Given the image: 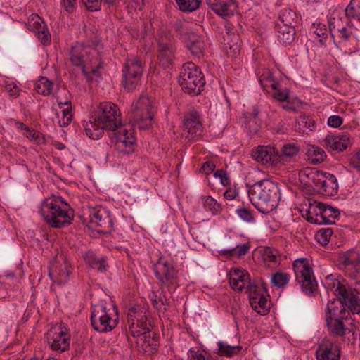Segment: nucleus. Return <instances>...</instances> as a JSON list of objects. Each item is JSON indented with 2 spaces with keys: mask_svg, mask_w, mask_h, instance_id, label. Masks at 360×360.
<instances>
[{
  "mask_svg": "<svg viewBox=\"0 0 360 360\" xmlns=\"http://www.w3.org/2000/svg\"><path fill=\"white\" fill-rule=\"evenodd\" d=\"M121 121V112L118 106L111 102L101 103L89 121L84 124L86 134L91 139H99L105 130L116 129Z\"/></svg>",
  "mask_w": 360,
  "mask_h": 360,
  "instance_id": "obj_1",
  "label": "nucleus"
},
{
  "mask_svg": "<svg viewBox=\"0 0 360 360\" xmlns=\"http://www.w3.org/2000/svg\"><path fill=\"white\" fill-rule=\"evenodd\" d=\"M251 203L262 213H269L278 205L281 195L276 183L270 180H257L252 185L246 183Z\"/></svg>",
  "mask_w": 360,
  "mask_h": 360,
  "instance_id": "obj_2",
  "label": "nucleus"
},
{
  "mask_svg": "<svg viewBox=\"0 0 360 360\" xmlns=\"http://www.w3.org/2000/svg\"><path fill=\"white\" fill-rule=\"evenodd\" d=\"M39 213L44 221L53 228L69 225L74 217L70 205L61 196L55 195L43 200Z\"/></svg>",
  "mask_w": 360,
  "mask_h": 360,
  "instance_id": "obj_3",
  "label": "nucleus"
},
{
  "mask_svg": "<svg viewBox=\"0 0 360 360\" xmlns=\"http://www.w3.org/2000/svg\"><path fill=\"white\" fill-rule=\"evenodd\" d=\"M70 60L72 65L79 67L88 79L101 77V62L98 51L89 46L77 43L72 46Z\"/></svg>",
  "mask_w": 360,
  "mask_h": 360,
  "instance_id": "obj_4",
  "label": "nucleus"
},
{
  "mask_svg": "<svg viewBox=\"0 0 360 360\" xmlns=\"http://www.w3.org/2000/svg\"><path fill=\"white\" fill-rule=\"evenodd\" d=\"M324 285L328 292L339 297L352 314L360 313V281L349 284L345 280L340 281L328 276Z\"/></svg>",
  "mask_w": 360,
  "mask_h": 360,
  "instance_id": "obj_5",
  "label": "nucleus"
},
{
  "mask_svg": "<svg viewBox=\"0 0 360 360\" xmlns=\"http://www.w3.org/2000/svg\"><path fill=\"white\" fill-rule=\"evenodd\" d=\"M179 84L185 93L195 96L202 91L205 79L200 68L193 62H188L181 68Z\"/></svg>",
  "mask_w": 360,
  "mask_h": 360,
  "instance_id": "obj_6",
  "label": "nucleus"
},
{
  "mask_svg": "<svg viewBox=\"0 0 360 360\" xmlns=\"http://www.w3.org/2000/svg\"><path fill=\"white\" fill-rule=\"evenodd\" d=\"M91 321L93 328L99 333L112 330L118 323L117 307L112 305L108 309L103 302L96 304L91 311Z\"/></svg>",
  "mask_w": 360,
  "mask_h": 360,
  "instance_id": "obj_7",
  "label": "nucleus"
},
{
  "mask_svg": "<svg viewBox=\"0 0 360 360\" xmlns=\"http://www.w3.org/2000/svg\"><path fill=\"white\" fill-rule=\"evenodd\" d=\"M295 281L307 295H311L317 290L318 284L314 271L306 258H299L293 262Z\"/></svg>",
  "mask_w": 360,
  "mask_h": 360,
  "instance_id": "obj_8",
  "label": "nucleus"
},
{
  "mask_svg": "<svg viewBox=\"0 0 360 360\" xmlns=\"http://www.w3.org/2000/svg\"><path fill=\"white\" fill-rule=\"evenodd\" d=\"M302 175H306L308 179L306 184H313L314 188L320 193L327 196L337 194L338 184L335 175L321 170H311L307 174L303 173Z\"/></svg>",
  "mask_w": 360,
  "mask_h": 360,
  "instance_id": "obj_9",
  "label": "nucleus"
},
{
  "mask_svg": "<svg viewBox=\"0 0 360 360\" xmlns=\"http://www.w3.org/2000/svg\"><path fill=\"white\" fill-rule=\"evenodd\" d=\"M144 63L137 56L128 58L122 68V86L127 91L134 90L138 86L143 71Z\"/></svg>",
  "mask_w": 360,
  "mask_h": 360,
  "instance_id": "obj_10",
  "label": "nucleus"
},
{
  "mask_svg": "<svg viewBox=\"0 0 360 360\" xmlns=\"http://www.w3.org/2000/svg\"><path fill=\"white\" fill-rule=\"evenodd\" d=\"M110 131L116 150L122 154H131L134 152L136 137L131 125L120 124L116 129Z\"/></svg>",
  "mask_w": 360,
  "mask_h": 360,
  "instance_id": "obj_11",
  "label": "nucleus"
},
{
  "mask_svg": "<svg viewBox=\"0 0 360 360\" xmlns=\"http://www.w3.org/2000/svg\"><path fill=\"white\" fill-rule=\"evenodd\" d=\"M131 111L134 122L140 129H146L151 125L154 116V106L150 98L141 96L132 104Z\"/></svg>",
  "mask_w": 360,
  "mask_h": 360,
  "instance_id": "obj_12",
  "label": "nucleus"
},
{
  "mask_svg": "<svg viewBox=\"0 0 360 360\" xmlns=\"http://www.w3.org/2000/svg\"><path fill=\"white\" fill-rule=\"evenodd\" d=\"M340 215L339 210L324 203H319L311 207L307 216V221L312 224H334L335 219Z\"/></svg>",
  "mask_w": 360,
  "mask_h": 360,
  "instance_id": "obj_13",
  "label": "nucleus"
},
{
  "mask_svg": "<svg viewBox=\"0 0 360 360\" xmlns=\"http://www.w3.org/2000/svg\"><path fill=\"white\" fill-rule=\"evenodd\" d=\"M148 315L141 306L133 307L128 310L127 322L129 332L133 337L137 338L143 332L150 329L147 323Z\"/></svg>",
  "mask_w": 360,
  "mask_h": 360,
  "instance_id": "obj_14",
  "label": "nucleus"
},
{
  "mask_svg": "<svg viewBox=\"0 0 360 360\" xmlns=\"http://www.w3.org/2000/svg\"><path fill=\"white\" fill-rule=\"evenodd\" d=\"M156 278L169 290L179 286L178 271L172 264L161 259L153 267Z\"/></svg>",
  "mask_w": 360,
  "mask_h": 360,
  "instance_id": "obj_15",
  "label": "nucleus"
},
{
  "mask_svg": "<svg viewBox=\"0 0 360 360\" xmlns=\"http://www.w3.org/2000/svg\"><path fill=\"white\" fill-rule=\"evenodd\" d=\"M176 47L174 43L167 37H161L158 46V60L160 66L164 69L174 65Z\"/></svg>",
  "mask_w": 360,
  "mask_h": 360,
  "instance_id": "obj_16",
  "label": "nucleus"
},
{
  "mask_svg": "<svg viewBox=\"0 0 360 360\" xmlns=\"http://www.w3.org/2000/svg\"><path fill=\"white\" fill-rule=\"evenodd\" d=\"M249 299L252 308L260 314H266L269 311L266 292L257 285L249 287Z\"/></svg>",
  "mask_w": 360,
  "mask_h": 360,
  "instance_id": "obj_17",
  "label": "nucleus"
},
{
  "mask_svg": "<svg viewBox=\"0 0 360 360\" xmlns=\"http://www.w3.org/2000/svg\"><path fill=\"white\" fill-rule=\"evenodd\" d=\"M48 343L52 350L58 353L65 352L70 348V334L65 328H58L53 333L49 332Z\"/></svg>",
  "mask_w": 360,
  "mask_h": 360,
  "instance_id": "obj_18",
  "label": "nucleus"
},
{
  "mask_svg": "<svg viewBox=\"0 0 360 360\" xmlns=\"http://www.w3.org/2000/svg\"><path fill=\"white\" fill-rule=\"evenodd\" d=\"M182 129L183 136L187 139L200 136L202 132L200 114L195 110L186 113L184 117Z\"/></svg>",
  "mask_w": 360,
  "mask_h": 360,
  "instance_id": "obj_19",
  "label": "nucleus"
},
{
  "mask_svg": "<svg viewBox=\"0 0 360 360\" xmlns=\"http://www.w3.org/2000/svg\"><path fill=\"white\" fill-rule=\"evenodd\" d=\"M340 347L336 341L324 339L316 352L317 360H340Z\"/></svg>",
  "mask_w": 360,
  "mask_h": 360,
  "instance_id": "obj_20",
  "label": "nucleus"
},
{
  "mask_svg": "<svg viewBox=\"0 0 360 360\" xmlns=\"http://www.w3.org/2000/svg\"><path fill=\"white\" fill-rule=\"evenodd\" d=\"M252 158L263 165H278V152L270 146H258L252 153Z\"/></svg>",
  "mask_w": 360,
  "mask_h": 360,
  "instance_id": "obj_21",
  "label": "nucleus"
},
{
  "mask_svg": "<svg viewBox=\"0 0 360 360\" xmlns=\"http://www.w3.org/2000/svg\"><path fill=\"white\" fill-rule=\"evenodd\" d=\"M323 143L328 151L340 153L350 144L349 136L345 133L330 134L325 137Z\"/></svg>",
  "mask_w": 360,
  "mask_h": 360,
  "instance_id": "obj_22",
  "label": "nucleus"
},
{
  "mask_svg": "<svg viewBox=\"0 0 360 360\" xmlns=\"http://www.w3.org/2000/svg\"><path fill=\"white\" fill-rule=\"evenodd\" d=\"M269 88L272 89V97L280 101L285 102L283 108L287 110L296 111L297 107L295 105V101L291 102L289 97V89L283 86V83L278 79L274 82Z\"/></svg>",
  "mask_w": 360,
  "mask_h": 360,
  "instance_id": "obj_23",
  "label": "nucleus"
},
{
  "mask_svg": "<svg viewBox=\"0 0 360 360\" xmlns=\"http://www.w3.org/2000/svg\"><path fill=\"white\" fill-rule=\"evenodd\" d=\"M90 222L102 228L103 232H110L112 220L109 213L103 208H93L90 211Z\"/></svg>",
  "mask_w": 360,
  "mask_h": 360,
  "instance_id": "obj_24",
  "label": "nucleus"
},
{
  "mask_svg": "<svg viewBox=\"0 0 360 360\" xmlns=\"http://www.w3.org/2000/svg\"><path fill=\"white\" fill-rule=\"evenodd\" d=\"M186 46L191 53L195 56H200L203 53L205 44L203 37L193 31L186 32L182 34Z\"/></svg>",
  "mask_w": 360,
  "mask_h": 360,
  "instance_id": "obj_25",
  "label": "nucleus"
},
{
  "mask_svg": "<svg viewBox=\"0 0 360 360\" xmlns=\"http://www.w3.org/2000/svg\"><path fill=\"white\" fill-rule=\"evenodd\" d=\"M229 284L231 287L238 292L247 288L249 292V287L252 285L250 283L249 274L245 270L233 269L229 274Z\"/></svg>",
  "mask_w": 360,
  "mask_h": 360,
  "instance_id": "obj_26",
  "label": "nucleus"
},
{
  "mask_svg": "<svg viewBox=\"0 0 360 360\" xmlns=\"http://www.w3.org/2000/svg\"><path fill=\"white\" fill-rule=\"evenodd\" d=\"M206 1L212 10L219 16L226 18L234 14L236 7L234 0H206Z\"/></svg>",
  "mask_w": 360,
  "mask_h": 360,
  "instance_id": "obj_27",
  "label": "nucleus"
},
{
  "mask_svg": "<svg viewBox=\"0 0 360 360\" xmlns=\"http://www.w3.org/2000/svg\"><path fill=\"white\" fill-rule=\"evenodd\" d=\"M137 347L139 350L148 354H153L158 350V339L155 336V333H151L150 329L148 332H143L136 338Z\"/></svg>",
  "mask_w": 360,
  "mask_h": 360,
  "instance_id": "obj_28",
  "label": "nucleus"
},
{
  "mask_svg": "<svg viewBox=\"0 0 360 360\" xmlns=\"http://www.w3.org/2000/svg\"><path fill=\"white\" fill-rule=\"evenodd\" d=\"M338 300L333 298L327 304L326 309V319L328 318H347L349 312L346 310L345 304L342 300L337 297Z\"/></svg>",
  "mask_w": 360,
  "mask_h": 360,
  "instance_id": "obj_29",
  "label": "nucleus"
},
{
  "mask_svg": "<svg viewBox=\"0 0 360 360\" xmlns=\"http://www.w3.org/2000/svg\"><path fill=\"white\" fill-rule=\"evenodd\" d=\"M339 258L343 266L354 269L356 274L360 276V254L359 252L349 250L342 253Z\"/></svg>",
  "mask_w": 360,
  "mask_h": 360,
  "instance_id": "obj_30",
  "label": "nucleus"
},
{
  "mask_svg": "<svg viewBox=\"0 0 360 360\" xmlns=\"http://www.w3.org/2000/svg\"><path fill=\"white\" fill-rule=\"evenodd\" d=\"M347 318H328L326 319L328 333L333 337H344L349 328L344 323Z\"/></svg>",
  "mask_w": 360,
  "mask_h": 360,
  "instance_id": "obj_31",
  "label": "nucleus"
},
{
  "mask_svg": "<svg viewBox=\"0 0 360 360\" xmlns=\"http://www.w3.org/2000/svg\"><path fill=\"white\" fill-rule=\"evenodd\" d=\"M345 14L351 26L360 30V0H351L345 9Z\"/></svg>",
  "mask_w": 360,
  "mask_h": 360,
  "instance_id": "obj_32",
  "label": "nucleus"
},
{
  "mask_svg": "<svg viewBox=\"0 0 360 360\" xmlns=\"http://www.w3.org/2000/svg\"><path fill=\"white\" fill-rule=\"evenodd\" d=\"M70 266L67 262L57 266L49 271L51 279L58 284H64L69 280Z\"/></svg>",
  "mask_w": 360,
  "mask_h": 360,
  "instance_id": "obj_33",
  "label": "nucleus"
},
{
  "mask_svg": "<svg viewBox=\"0 0 360 360\" xmlns=\"http://www.w3.org/2000/svg\"><path fill=\"white\" fill-rule=\"evenodd\" d=\"M84 259L91 268L101 272L107 271L108 264L105 257H98L94 251L89 250L85 254Z\"/></svg>",
  "mask_w": 360,
  "mask_h": 360,
  "instance_id": "obj_34",
  "label": "nucleus"
},
{
  "mask_svg": "<svg viewBox=\"0 0 360 360\" xmlns=\"http://www.w3.org/2000/svg\"><path fill=\"white\" fill-rule=\"evenodd\" d=\"M330 34H335L336 31L344 29L350 25L346 18L340 16L337 12L333 13L328 20Z\"/></svg>",
  "mask_w": 360,
  "mask_h": 360,
  "instance_id": "obj_35",
  "label": "nucleus"
},
{
  "mask_svg": "<svg viewBox=\"0 0 360 360\" xmlns=\"http://www.w3.org/2000/svg\"><path fill=\"white\" fill-rule=\"evenodd\" d=\"M256 75L260 85L264 89L274 85V82L277 80L273 77L272 72L264 66L258 67L256 70Z\"/></svg>",
  "mask_w": 360,
  "mask_h": 360,
  "instance_id": "obj_36",
  "label": "nucleus"
},
{
  "mask_svg": "<svg viewBox=\"0 0 360 360\" xmlns=\"http://www.w3.org/2000/svg\"><path fill=\"white\" fill-rule=\"evenodd\" d=\"M306 155L307 160L313 164L323 162L327 156L325 150L317 146H309Z\"/></svg>",
  "mask_w": 360,
  "mask_h": 360,
  "instance_id": "obj_37",
  "label": "nucleus"
},
{
  "mask_svg": "<svg viewBox=\"0 0 360 360\" xmlns=\"http://www.w3.org/2000/svg\"><path fill=\"white\" fill-rule=\"evenodd\" d=\"M295 31L294 27H276L277 38L281 44L285 45L290 44L294 40Z\"/></svg>",
  "mask_w": 360,
  "mask_h": 360,
  "instance_id": "obj_38",
  "label": "nucleus"
},
{
  "mask_svg": "<svg viewBox=\"0 0 360 360\" xmlns=\"http://www.w3.org/2000/svg\"><path fill=\"white\" fill-rule=\"evenodd\" d=\"M53 84L51 80L46 77H40L34 82V89L39 94L44 96L51 94L53 91Z\"/></svg>",
  "mask_w": 360,
  "mask_h": 360,
  "instance_id": "obj_39",
  "label": "nucleus"
},
{
  "mask_svg": "<svg viewBox=\"0 0 360 360\" xmlns=\"http://www.w3.org/2000/svg\"><path fill=\"white\" fill-rule=\"evenodd\" d=\"M299 147L295 143H288L283 146L281 153H278V164L284 163L292 158L295 157L299 153Z\"/></svg>",
  "mask_w": 360,
  "mask_h": 360,
  "instance_id": "obj_40",
  "label": "nucleus"
},
{
  "mask_svg": "<svg viewBox=\"0 0 360 360\" xmlns=\"http://www.w3.org/2000/svg\"><path fill=\"white\" fill-rule=\"evenodd\" d=\"M295 13L289 8H285L281 10L278 15V21L276 26H288L294 27Z\"/></svg>",
  "mask_w": 360,
  "mask_h": 360,
  "instance_id": "obj_41",
  "label": "nucleus"
},
{
  "mask_svg": "<svg viewBox=\"0 0 360 360\" xmlns=\"http://www.w3.org/2000/svg\"><path fill=\"white\" fill-rule=\"evenodd\" d=\"M58 106L62 109L63 116L59 120V124L61 127H67L72 121V105L70 101L64 103L58 101Z\"/></svg>",
  "mask_w": 360,
  "mask_h": 360,
  "instance_id": "obj_42",
  "label": "nucleus"
},
{
  "mask_svg": "<svg viewBox=\"0 0 360 360\" xmlns=\"http://www.w3.org/2000/svg\"><path fill=\"white\" fill-rule=\"evenodd\" d=\"M313 34L315 35V39L321 46H326V41L328 38V31L327 30L326 25L319 22L316 25L313 24Z\"/></svg>",
  "mask_w": 360,
  "mask_h": 360,
  "instance_id": "obj_43",
  "label": "nucleus"
},
{
  "mask_svg": "<svg viewBox=\"0 0 360 360\" xmlns=\"http://www.w3.org/2000/svg\"><path fill=\"white\" fill-rule=\"evenodd\" d=\"M151 302L154 307L166 311L169 306V301L165 296L163 290L160 292H153L151 295Z\"/></svg>",
  "mask_w": 360,
  "mask_h": 360,
  "instance_id": "obj_44",
  "label": "nucleus"
},
{
  "mask_svg": "<svg viewBox=\"0 0 360 360\" xmlns=\"http://www.w3.org/2000/svg\"><path fill=\"white\" fill-rule=\"evenodd\" d=\"M250 249L248 243L239 244L231 249L221 250V252L223 255L229 257H240L246 255Z\"/></svg>",
  "mask_w": 360,
  "mask_h": 360,
  "instance_id": "obj_45",
  "label": "nucleus"
},
{
  "mask_svg": "<svg viewBox=\"0 0 360 360\" xmlns=\"http://www.w3.org/2000/svg\"><path fill=\"white\" fill-rule=\"evenodd\" d=\"M217 345L219 354L220 356L231 357L235 354H238L242 349L241 346H230L227 343H225L222 341H219Z\"/></svg>",
  "mask_w": 360,
  "mask_h": 360,
  "instance_id": "obj_46",
  "label": "nucleus"
},
{
  "mask_svg": "<svg viewBox=\"0 0 360 360\" xmlns=\"http://www.w3.org/2000/svg\"><path fill=\"white\" fill-rule=\"evenodd\" d=\"M175 1L181 11L187 13L197 10L201 4V0H175Z\"/></svg>",
  "mask_w": 360,
  "mask_h": 360,
  "instance_id": "obj_47",
  "label": "nucleus"
},
{
  "mask_svg": "<svg viewBox=\"0 0 360 360\" xmlns=\"http://www.w3.org/2000/svg\"><path fill=\"white\" fill-rule=\"evenodd\" d=\"M290 279V276L288 274L278 271L272 275L271 281L276 287L283 288L289 283Z\"/></svg>",
  "mask_w": 360,
  "mask_h": 360,
  "instance_id": "obj_48",
  "label": "nucleus"
},
{
  "mask_svg": "<svg viewBox=\"0 0 360 360\" xmlns=\"http://www.w3.org/2000/svg\"><path fill=\"white\" fill-rule=\"evenodd\" d=\"M202 202L205 209L210 211L214 214L221 210V204L210 195L202 197Z\"/></svg>",
  "mask_w": 360,
  "mask_h": 360,
  "instance_id": "obj_49",
  "label": "nucleus"
},
{
  "mask_svg": "<svg viewBox=\"0 0 360 360\" xmlns=\"http://www.w3.org/2000/svg\"><path fill=\"white\" fill-rule=\"evenodd\" d=\"M350 37L351 32L348 30L347 27H344L342 30H340V31H336L335 34H333V33L330 34V39H333L335 46H338V44L347 41Z\"/></svg>",
  "mask_w": 360,
  "mask_h": 360,
  "instance_id": "obj_50",
  "label": "nucleus"
},
{
  "mask_svg": "<svg viewBox=\"0 0 360 360\" xmlns=\"http://www.w3.org/2000/svg\"><path fill=\"white\" fill-rule=\"evenodd\" d=\"M333 234V230L330 228H323L319 230L315 236L317 242L322 245H326Z\"/></svg>",
  "mask_w": 360,
  "mask_h": 360,
  "instance_id": "obj_51",
  "label": "nucleus"
},
{
  "mask_svg": "<svg viewBox=\"0 0 360 360\" xmlns=\"http://www.w3.org/2000/svg\"><path fill=\"white\" fill-rule=\"evenodd\" d=\"M236 212L243 221L248 223H254L255 221L252 210L246 207H239Z\"/></svg>",
  "mask_w": 360,
  "mask_h": 360,
  "instance_id": "obj_52",
  "label": "nucleus"
},
{
  "mask_svg": "<svg viewBox=\"0 0 360 360\" xmlns=\"http://www.w3.org/2000/svg\"><path fill=\"white\" fill-rule=\"evenodd\" d=\"M25 135L30 141L37 144H42L46 143L45 136L39 131L34 130L33 129L30 128V131H27Z\"/></svg>",
  "mask_w": 360,
  "mask_h": 360,
  "instance_id": "obj_53",
  "label": "nucleus"
},
{
  "mask_svg": "<svg viewBox=\"0 0 360 360\" xmlns=\"http://www.w3.org/2000/svg\"><path fill=\"white\" fill-rule=\"evenodd\" d=\"M36 29L37 37L42 44H47L51 42V34L46 25H39Z\"/></svg>",
  "mask_w": 360,
  "mask_h": 360,
  "instance_id": "obj_54",
  "label": "nucleus"
},
{
  "mask_svg": "<svg viewBox=\"0 0 360 360\" xmlns=\"http://www.w3.org/2000/svg\"><path fill=\"white\" fill-rule=\"evenodd\" d=\"M188 360H212L209 356H205L202 351L189 349L188 352Z\"/></svg>",
  "mask_w": 360,
  "mask_h": 360,
  "instance_id": "obj_55",
  "label": "nucleus"
},
{
  "mask_svg": "<svg viewBox=\"0 0 360 360\" xmlns=\"http://www.w3.org/2000/svg\"><path fill=\"white\" fill-rule=\"evenodd\" d=\"M82 1L90 11H97L101 9L102 0H82Z\"/></svg>",
  "mask_w": 360,
  "mask_h": 360,
  "instance_id": "obj_56",
  "label": "nucleus"
},
{
  "mask_svg": "<svg viewBox=\"0 0 360 360\" xmlns=\"http://www.w3.org/2000/svg\"><path fill=\"white\" fill-rule=\"evenodd\" d=\"M214 177L219 178L220 182L224 186H228L231 184L230 178L229 177L226 172L224 169H218L214 174Z\"/></svg>",
  "mask_w": 360,
  "mask_h": 360,
  "instance_id": "obj_57",
  "label": "nucleus"
},
{
  "mask_svg": "<svg viewBox=\"0 0 360 360\" xmlns=\"http://www.w3.org/2000/svg\"><path fill=\"white\" fill-rule=\"evenodd\" d=\"M297 122L300 126H302L310 130H311V127L314 125V122L307 116H300L297 120Z\"/></svg>",
  "mask_w": 360,
  "mask_h": 360,
  "instance_id": "obj_58",
  "label": "nucleus"
},
{
  "mask_svg": "<svg viewBox=\"0 0 360 360\" xmlns=\"http://www.w3.org/2000/svg\"><path fill=\"white\" fill-rule=\"evenodd\" d=\"M262 174V172L257 169H252V171L248 173V175L247 176V179L248 181V184L250 185H252L250 183L251 181H254L255 183L257 180H267L266 179H262L259 176Z\"/></svg>",
  "mask_w": 360,
  "mask_h": 360,
  "instance_id": "obj_59",
  "label": "nucleus"
},
{
  "mask_svg": "<svg viewBox=\"0 0 360 360\" xmlns=\"http://www.w3.org/2000/svg\"><path fill=\"white\" fill-rule=\"evenodd\" d=\"M5 89L6 91L9 93L11 96L15 98L19 96L20 89L15 84L8 83L6 85Z\"/></svg>",
  "mask_w": 360,
  "mask_h": 360,
  "instance_id": "obj_60",
  "label": "nucleus"
},
{
  "mask_svg": "<svg viewBox=\"0 0 360 360\" xmlns=\"http://www.w3.org/2000/svg\"><path fill=\"white\" fill-rule=\"evenodd\" d=\"M215 169V165L212 161H207L202 163L200 172L206 175L211 174Z\"/></svg>",
  "mask_w": 360,
  "mask_h": 360,
  "instance_id": "obj_61",
  "label": "nucleus"
},
{
  "mask_svg": "<svg viewBox=\"0 0 360 360\" xmlns=\"http://www.w3.org/2000/svg\"><path fill=\"white\" fill-rule=\"evenodd\" d=\"M342 118L339 115H332L328 119V124L330 127L337 128L342 124Z\"/></svg>",
  "mask_w": 360,
  "mask_h": 360,
  "instance_id": "obj_62",
  "label": "nucleus"
},
{
  "mask_svg": "<svg viewBox=\"0 0 360 360\" xmlns=\"http://www.w3.org/2000/svg\"><path fill=\"white\" fill-rule=\"evenodd\" d=\"M61 5L67 12L71 13L75 7L76 0H63Z\"/></svg>",
  "mask_w": 360,
  "mask_h": 360,
  "instance_id": "obj_63",
  "label": "nucleus"
},
{
  "mask_svg": "<svg viewBox=\"0 0 360 360\" xmlns=\"http://www.w3.org/2000/svg\"><path fill=\"white\" fill-rule=\"evenodd\" d=\"M350 165L355 169H360V150L350 158Z\"/></svg>",
  "mask_w": 360,
  "mask_h": 360,
  "instance_id": "obj_64",
  "label": "nucleus"
}]
</instances>
